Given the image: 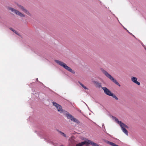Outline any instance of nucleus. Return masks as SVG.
Wrapping results in <instances>:
<instances>
[{"mask_svg": "<svg viewBox=\"0 0 146 146\" xmlns=\"http://www.w3.org/2000/svg\"><path fill=\"white\" fill-rule=\"evenodd\" d=\"M115 121L120 125L123 131L127 135H128V132L125 129H128V127L125 124L122 123L121 121L118 120V119L115 117L114 118Z\"/></svg>", "mask_w": 146, "mask_h": 146, "instance_id": "nucleus-1", "label": "nucleus"}, {"mask_svg": "<svg viewBox=\"0 0 146 146\" xmlns=\"http://www.w3.org/2000/svg\"><path fill=\"white\" fill-rule=\"evenodd\" d=\"M54 61L55 62L58 64L59 65L63 67L65 69L71 72L73 74H74L75 73V72L74 71L72 70L71 68L68 66L65 63L57 60H55Z\"/></svg>", "mask_w": 146, "mask_h": 146, "instance_id": "nucleus-2", "label": "nucleus"}, {"mask_svg": "<svg viewBox=\"0 0 146 146\" xmlns=\"http://www.w3.org/2000/svg\"><path fill=\"white\" fill-rule=\"evenodd\" d=\"M102 71L107 77L111 80L115 84L119 86L120 87L121 86L120 85L117 80L114 79L110 74H108L107 72L103 69L102 70Z\"/></svg>", "mask_w": 146, "mask_h": 146, "instance_id": "nucleus-3", "label": "nucleus"}, {"mask_svg": "<svg viewBox=\"0 0 146 146\" xmlns=\"http://www.w3.org/2000/svg\"><path fill=\"white\" fill-rule=\"evenodd\" d=\"M8 9L9 10H11L12 12L14 13L16 15H18L21 17H25V15L24 14H22L21 12L13 8L9 7L8 8Z\"/></svg>", "mask_w": 146, "mask_h": 146, "instance_id": "nucleus-4", "label": "nucleus"}, {"mask_svg": "<svg viewBox=\"0 0 146 146\" xmlns=\"http://www.w3.org/2000/svg\"><path fill=\"white\" fill-rule=\"evenodd\" d=\"M52 104L56 108L58 111L59 112L62 113L64 111L63 110L62 107L60 105L54 102H53Z\"/></svg>", "mask_w": 146, "mask_h": 146, "instance_id": "nucleus-5", "label": "nucleus"}, {"mask_svg": "<svg viewBox=\"0 0 146 146\" xmlns=\"http://www.w3.org/2000/svg\"><path fill=\"white\" fill-rule=\"evenodd\" d=\"M66 116L68 119H70L72 121L76 123H80L79 121L76 119L74 118L69 113L66 114Z\"/></svg>", "mask_w": 146, "mask_h": 146, "instance_id": "nucleus-6", "label": "nucleus"}, {"mask_svg": "<svg viewBox=\"0 0 146 146\" xmlns=\"http://www.w3.org/2000/svg\"><path fill=\"white\" fill-rule=\"evenodd\" d=\"M102 89L104 90L105 93L107 95L111 96L113 93L107 88L105 87H102Z\"/></svg>", "mask_w": 146, "mask_h": 146, "instance_id": "nucleus-7", "label": "nucleus"}, {"mask_svg": "<svg viewBox=\"0 0 146 146\" xmlns=\"http://www.w3.org/2000/svg\"><path fill=\"white\" fill-rule=\"evenodd\" d=\"M17 5L19 8L21 9L24 12L29 15H31V14L26 9L23 7L19 5Z\"/></svg>", "mask_w": 146, "mask_h": 146, "instance_id": "nucleus-8", "label": "nucleus"}, {"mask_svg": "<svg viewBox=\"0 0 146 146\" xmlns=\"http://www.w3.org/2000/svg\"><path fill=\"white\" fill-rule=\"evenodd\" d=\"M131 80L133 82L137 84L138 85H140V82L137 81V78L132 76L131 78Z\"/></svg>", "mask_w": 146, "mask_h": 146, "instance_id": "nucleus-9", "label": "nucleus"}, {"mask_svg": "<svg viewBox=\"0 0 146 146\" xmlns=\"http://www.w3.org/2000/svg\"><path fill=\"white\" fill-rule=\"evenodd\" d=\"M84 145H87V141L83 142H82L81 143H79L76 145V146H82Z\"/></svg>", "mask_w": 146, "mask_h": 146, "instance_id": "nucleus-10", "label": "nucleus"}, {"mask_svg": "<svg viewBox=\"0 0 146 146\" xmlns=\"http://www.w3.org/2000/svg\"><path fill=\"white\" fill-rule=\"evenodd\" d=\"M107 143L112 146H119L118 145L115 144V143L109 141H107Z\"/></svg>", "mask_w": 146, "mask_h": 146, "instance_id": "nucleus-11", "label": "nucleus"}, {"mask_svg": "<svg viewBox=\"0 0 146 146\" xmlns=\"http://www.w3.org/2000/svg\"><path fill=\"white\" fill-rule=\"evenodd\" d=\"M9 29L11 31H12L13 32L15 33V34L17 35H19V33L17 31H16L15 30L13 29L12 28H10Z\"/></svg>", "mask_w": 146, "mask_h": 146, "instance_id": "nucleus-12", "label": "nucleus"}, {"mask_svg": "<svg viewBox=\"0 0 146 146\" xmlns=\"http://www.w3.org/2000/svg\"><path fill=\"white\" fill-rule=\"evenodd\" d=\"M80 84L82 87L83 88H84V89L86 90H88V89L83 84H82L80 82H78Z\"/></svg>", "mask_w": 146, "mask_h": 146, "instance_id": "nucleus-13", "label": "nucleus"}, {"mask_svg": "<svg viewBox=\"0 0 146 146\" xmlns=\"http://www.w3.org/2000/svg\"><path fill=\"white\" fill-rule=\"evenodd\" d=\"M111 96H112L113 98H114L117 100H118V98L113 93H112Z\"/></svg>", "mask_w": 146, "mask_h": 146, "instance_id": "nucleus-14", "label": "nucleus"}, {"mask_svg": "<svg viewBox=\"0 0 146 146\" xmlns=\"http://www.w3.org/2000/svg\"><path fill=\"white\" fill-rule=\"evenodd\" d=\"M57 131L63 136L64 137H66V135L64 133L58 130H57Z\"/></svg>", "mask_w": 146, "mask_h": 146, "instance_id": "nucleus-15", "label": "nucleus"}, {"mask_svg": "<svg viewBox=\"0 0 146 146\" xmlns=\"http://www.w3.org/2000/svg\"><path fill=\"white\" fill-rule=\"evenodd\" d=\"M95 83L96 85L99 87L101 86V84L98 82H95Z\"/></svg>", "mask_w": 146, "mask_h": 146, "instance_id": "nucleus-16", "label": "nucleus"}]
</instances>
